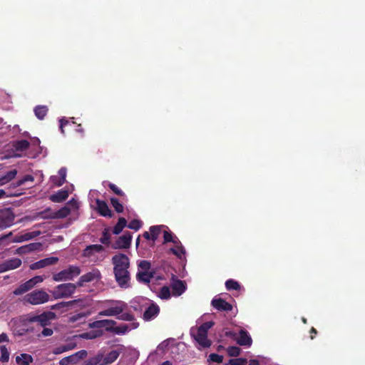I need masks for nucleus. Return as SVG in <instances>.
<instances>
[{
	"label": "nucleus",
	"mask_w": 365,
	"mask_h": 365,
	"mask_svg": "<svg viewBox=\"0 0 365 365\" xmlns=\"http://www.w3.org/2000/svg\"><path fill=\"white\" fill-rule=\"evenodd\" d=\"M118 304H120V306H116V307H110L107 309H105V310H103L101 312H99V315L100 316H106V317H111V316H119V314H120L125 307H126V304L123 302H118Z\"/></svg>",
	"instance_id": "12"
},
{
	"label": "nucleus",
	"mask_w": 365,
	"mask_h": 365,
	"mask_svg": "<svg viewBox=\"0 0 365 365\" xmlns=\"http://www.w3.org/2000/svg\"><path fill=\"white\" fill-rule=\"evenodd\" d=\"M102 334V331H100L98 334H92L91 333H85L83 334V337L88 339H93L94 338L101 336Z\"/></svg>",
	"instance_id": "59"
},
{
	"label": "nucleus",
	"mask_w": 365,
	"mask_h": 365,
	"mask_svg": "<svg viewBox=\"0 0 365 365\" xmlns=\"http://www.w3.org/2000/svg\"><path fill=\"white\" fill-rule=\"evenodd\" d=\"M142 225V221H140V220L134 219L132 220L127 226L130 230L138 231L141 228Z\"/></svg>",
	"instance_id": "38"
},
{
	"label": "nucleus",
	"mask_w": 365,
	"mask_h": 365,
	"mask_svg": "<svg viewBox=\"0 0 365 365\" xmlns=\"http://www.w3.org/2000/svg\"><path fill=\"white\" fill-rule=\"evenodd\" d=\"M0 351H1V356H0V361L2 363H6L9 360V352L4 345L0 346Z\"/></svg>",
	"instance_id": "34"
},
{
	"label": "nucleus",
	"mask_w": 365,
	"mask_h": 365,
	"mask_svg": "<svg viewBox=\"0 0 365 365\" xmlns=\"http://www.w3.org/2000/svg\"><path fill=\"white\" fill-rule=\"evenodd\" d=\"M159 297L163 299H168L170 298V290L167 286H163L159 292Z\"/></svg>",
	"instance_id": "40"
},
{
	"label": "nucleus",
	"mask_w": 365,
	"mask_h": 365,
	"mask_svg": "<svg viewBox=\"0 0 365 365\" xmlns=\"http://www.w3.org/2000/svg\"><path fill=\"white\" fill-rule=\"evenodd\" d=\"M104 250V247L101 245H91L87 246L83 251V256L91 257L96 252H101Z\"/></svg>",
	"instance_id": "19"
},
{
	"label": "nucleus",
	"mask_w": 365,
	"mask_h": 365,
	"mask_svg": "<svg viewBox=\"0 0 365 365\" xmlns=\"http://www.w3.org/2000/svg\"><path fill=\"white\" fill-rule=\"evenodd\" d=\"M58 261V257H51L41 259L36 262H34L30 265V269L32 270L38 269L43 268L48 265L56 264Z\"/></svg>",
	"instance_id": "15"
},
{
	"label": "nucleus",
	"mask_w": 365,
	"mask_h": 365,
	"mask_svg": "<svg viewBox=\"0 0 365 365\" xmlns=\"http://www.w3.org/2000/svg\"><path fill=\"white\" fill-rule=\"evenodd\" d=\"M34 180V178L31 175H26L23 178H21L17 181L16 185L21 186L26 182H28V181L33 182Z\"/></svg>",
	"instance_id": "50"
},
{
	"label": "nucleus",
	"mask_w": 365,
	"mask_h": 365,
	"mask_svg": "<svg viewBox=\"0 0 365 365\" xmlns=\"http://www.w3.org/2000/svg\"><path fill=\"white\" fill-rule=\"evenodd\" d=\"M26 246L29 252L38 250L41 246V245L40 243H31Z\"/></svg>",
	"instance_id": "57"
},
{
	"label": "nucleus",
	"mask_w": 365,
	"mask_h": 365,
	"mask_svg": "<svg viewBox=\"0 0 365 365\" xmlns=\"http://www.w3.org/2000/svg\"><path fill=\"white\" fill-rule=\"evenodd\" d=\"M118 319L123 320V321H127V322H133L135 320V317L131 313H121L119 314V316L117 317Z\"/></svg>",
	"instance_id": "44"
},
{
	"label": "nucleus",
	"mask_w": 365,
	"mask_h": 365,
	"mask_svg": "<svg viewBox=\"0 0 365 365\" xmlns=\"http://www.w3.org/2000/svg\"><path fill=\"white\" fill-rule=\"evenodd\" d=\"M59 123V128L61 130V133L64 134V127L69 123V121L66 118H63L60 119Z\"/></svg>",
	"instance_id": "58"
},
{
	"label": "nucleus",
	"mask_w": 365,
	"mask_h": 365,
	"mask_svg": "<svg viewBox=\"0 0 365 365\" xmlns=\"http://www.w3.org/2000/svg\"><path fill=\"white\" fill-rule=\"evenodd\" d=\"M53 331L51 329L46 328L45 327H43V329L41 332V335L43 336H51L53 334Z\"/></svg>",
	"instance_id": "61"
},
{
	"label": "nucleus",
	"mask_w": 365,
	"mask_h": 365,
	"mask_svg": "<svg viewBox=\"0 0 365 365\" xmlns=\"http://www.w3.org/2000/svg\"><path fill=\"white\" fill-rule=\"evenodd\" d=\"M153 272H140L137 274V279L140 282H143L144 283H149L150 282V279L153 277Z\"/></svg>",
	"instance_id": "25"
},
{
	"label": "nucleus",
	"mask_w": 365,
	"mask_h": 365,
	"mask_svg": "<svg viewBox=\"0 0 365 365\" xmlns=\"http://www.w3.org/2000/svg\"><path fill=\"white\" fill-rule=\"evenodd\" d=\"M225 287L228 291L240 290L241 286L238 282L235 281V279H230L225 282Z\"/></svg>",
	"instance_id": "30"
},
{
	"label": "nucleus",
	"mask_w": 365,
	"mask_h": 365,
	"mask_svg": "<svg viewBox=\"0 0 365 365\" xmlns=\"http://www.w3.org/2000/svg\"><path fill=\"white\" fill-rule=\"evenodd\" d=\"M126 225H127L126 220L124 217H119L118 222L113 227V233L114 235L120 234Z\"/></svg>",
	"instance_id": "26"
},
{
	"label": "nucleus",
	"mask_w": 365,
	"mask_h": 365,
	"mask_svg": "<svg viewBox=\"0 0 365 365\" xmlns=\"http://www.w3.org/2000/svg\"><path fill=\"white\" fill-rule=\"evenodd\" d=\"M29 290L28 289L26 285L25 284V283H23L14 290L13 294L14 295L18 296L21 295L27 292Z\"/></svg>",
	"instance_id": "46"
},
{
	"label": "nucleus",
	"mask_w": 365,
	"mask_h": 365,
	"mask_svg": "<svg viewBox=\"0 0 365 365\" xmlns=\"http://www.w3.org/2000/svg\"><path fill=\"white\" fill-rule=\"evenodd\" d=\"M86 317V314L84 313H77V314H75L73 315H72L71 317H70L69 318V322H76L81 319H83Z\"/></svg>",
	"instance_id": "52"
},
{
	"label": "nucleus",
	"mask_w": 365,
	"mask_h": 365,
	"mask_svg": "<svg viewBox=\"0 0 365 365\" xmlns=\"http://www.w3.org/2000/svg\"><path fill=\"white\" fill-rule=\"evenodd\" d=\"M96 210L98 214L103 217H112L113 214L110 209L108 207V204L101 200L97 199L96 200Z\"/></svg>",
	"instance_id": "17"
},
{
	"label": "nucleus",
	"mask_w": 365,
	"mask_h": 365,
	"mask_svg": "<svg viewBox=\"0 0 365 365\" xmlns=\"http://www.w3.org/2000/svg\"><path fill=\"white\" fill-rule=\"evenodd\" d=\"M115 324L116 322L113 319H101L91 323L90 327L94 329L105 328L107 331L112 332L113 326Z\"/></svg>",
	"instance_id": "11"
},
{
	"label": "nucleus",
	"mask_w": 365,
	"mask_h": 365,
	"mask_svg": "<svg viewBox=\"0 0 365 365\" xmlns=\"http://www.w3.org/2000/svg\"><path fill=\"white\" fill-rule=\"evenodd\" d=\"M76 302H77L76 300H72V301H69V302H59V303H57V304L51 306V309H53V310L60 309L61 308L71 306V305L76 304Z\"/></svg>",
	"instance_id": "37"
},
{
	"label": "nucleus",
	"mask_w": 365,
	"mask_h": 365,
	"mask_svg": "<svg viewBox=\"0 0 365 365\" xmlns=\"http://www.w3.org/2000/svg\"><path fill=\"white\" fill-rule=\"evenodd\" d=\"M227 354L230 356H238L240 354L241 349L236 346H230L227 349Z\"/></svg>",
	"instance_id": "42"
},
{
	"label": "nucleus",
	"mask_w": 365,
	"mask_h": 365,
	"mask_svg": "<svg viewBox=\"0 0 365 365\" xmlns=\"http://www.w3.org/2000/svg\"><path fill=\"white\" fill-rule=\"evenodd\" d=\"M33 361V357L29 354H21L16 356V362L18 365H29Z\"/></svg>",
	"instance_id": "23"
},
{
	"label": "nucleus",
	"mask_w": 365,
	"mask_h": 365,
	"mask_svg": "<svg viewBox=\"0 0 365 365\" xmlns=\"http://www.w3.org/2000/svg\"><path fill=\"white\" fill-rule=\"evenodd\" d=\"M163 238H164V242H163L164 244L170 242L171 241L173 240V234L168 231H164Z\"/></svg>",
	"instance_id": "55"
},
{
	"label": "nucleus",
	"mask_w": 365,
	"mask_h": 365,
	"mask_svg": "<svg viewBox=\"0 0 365 365\" xmlns=\"http://www.w3.org/2000/svg\"><path fill=\"white\" fill-rule=\"evenodd\" d=\"M68 197V191L66 190H60L55 194L50 196V200L53 202H61L66 200Z\"/></svg>",
	"instance_id": "21"
},
{
	"label": "nucleus",
	"mask_w": 365,
	"mask_h": 365,
	"mask_svg": "<svg viewBox=\"0 0 365 365\" xmlns=\"http://www.w3.org/2000/svg\"><path fill=\"white\" fill-rule=\"evenodd\" d=\"M36 236L34 232H27L24 235H22L18 237V239L15 240L14 242H23L26 240H29L32 239L34 237Z\"/></svg>",
	"instance_id": "48"
},
{
	"label": "nucleus",
	"mask_w": 365,
	"mask_h": 365,
	"mask_svg": "<svg viewBox=\"0 0 365 365\" xmlns=\"http://www.w3.org/2000/svg\"><path fill=\"white\" fill-rule=\"evenodd\" d=\"M160 313V307L158 304L152 303L144 312L143 318L145 321H150L155 319Z\"/></svg>",
	"instance_id": "16"
},
{
	"label": "nucleus",
	"mask_w": 365,
	"mask_h": 365,
	"mask_svg": "<svg viewBox=\"0 0 365 365\" xmlns=\"http://www.w3.org/2000/svg\"><path fill=\"white\" fill-rule=\"evenodd\" d=\"M132 240V235L129 232H125L123 235L120 236L115 242L111 245L113 249H128L130 247Z\"/></svg>",
	"instance_id": "9"
},
{
	"label": "nucleus",
	"mask_w": 365,
	"mask_h": 365,
	"mask_svg": "<svg viewBox=\"0 0 365 365\" xmlns=\"http://www.w3.org/2000/svg\"><path fill=\"white\" fill-rule=\"evenodd\" d=\"M209 359L212 362L222 363L223 360V356L222 355L212 353L210 354Z\"/></svg>",
	"instance_id": "51"
},
{
	"label": "nucleus",
	"mask_w": 365,
	"mask_h": 365,
	"mask_svg": "<svg viewBox=\"0 0 365 365\" xmlns=\"http://www.w3.org/2000/svg\"><path fill=\"white\" fill-rule=\"evenodd\" d=\"M237 343L240 346L250 347L252 344V339L247 331L240 329L239 336L236 339Z\"/></svg>",
	"instance_id": "18"
},
{
	"label": "nucleus",
	"mask_w": 365,
	"mask_h": 365,
	"mask_svg": "<svg viewBox=\"0 0 365 365\" xmlns=\"http://www.w3.org/2000/svg\"><path fill=\"white\" fill-rule=\"evenodd\" d=\"M211 305L217 311L230 312L233 309L232 305L220 297H215L211 301Z\"/></svg>",
	"instance_id": "10"
},
{
	"label": "nucleus",
	"mask_w": 365,
	"mask_h": 365,
	"mask_svg": "<svg viewBox=\"0 0 365 365\" xmlns=\"http://www.w3.org/2000/svg\"><path fill=\"white\" fill-rule=\"evenodd\" d=\"M9 339L6 333H1L0 334V343L9 342Z\"/></svg>",
	"instance_id": "64"
},
{
	"label": "nucleus",
	"mask_w": 365,
	"mask_h": 365,
	"mask_svg": "<svg viewBox=\"0 0 365 365\" xmlns=\"http://www.w3.org/2000/svg\"><path fill=\"white\" fill-rule=\"evenodd\" d=\"M130 327L127 324H123L118 327H114L113 329V333L116 334H125L128 330H130Z\"/></svg>",
	"instance_id": "39"
},
{
	"label": "nucleus",
	"mask_w": 365,
	"mask_h": 365,
	"mask_svg": "<svg viewBox=\"0 0 365 365\" xmlns=\"http://www.w3.org/2000/svg\"><path fill=\"white\" fill-rule=\"evenodd\" d=\"M33 329L27 328L24 325L15 324L13 327V334L15 336H22L29 332H32Z\"/></svg>",
	"instance_id": "24"
},
{
	"label": "nucleus",
	"mask_w": 365,
	"mask_h": 365,
	"mask_svg": "<svg viewBox=\"0 0 365 365\" xmlns=\"http://www.w3.org/2000/svg\"><path fill=\"white\" fill-rule=\"evenodd\" d=\"M21 260L19 258H12L5 260L0 264V273L16 269L21 265Z\"/></svg>",
	"instance_id": "14"
},
{
	"label": "nucleus",
	"mask_w": 365,
	"mask_h": 365,
	"mask_svg": "<svg viewBox=\"0 0 365 365\" xmlns=\"http://www.w3.org/2000/svg\"><path fill=\"white\" fill-rule=\"evenodd\" d=\"M170 287L174 296H180L186 289V284L184 281L175 278V275L172 277V282Z\"/></svg>",
	"instance_id": "13"
},
{
	"label": "nucleus",
	"mask_w": 365,
	"mask_h": 365,
	"mask_svg": "<svg viewBox=\"0 0 365 365\" xmlns=\"http://www.w3.org/2000/svg\"><path fill=\"white\" fill-rule=\"evenodd\" d=\"M15 215L11 208H4L0 210V230L11 227L14 222Z\"/></svg>",
	"instance_id": "7"
},
{
	"label": "nucleus",
	"mask_w": 365,
	"mask_h": 365,
	"mask_svg": "<svg viewBox=\"0 0 365 365\" xmlns=\"http://www.w3.org/2000/svg\"><path fill=\"white\" fill-rule=\"evenodd\" d=\"M55 314L53 312H43L42 314L37 315V322L42 327L50 324V320L54 317Z\"/></svg>",
	"instance_id": "20"
},
{
	"label": "nucleus",
	"mask_w": 365,
	"mask_h": 365,
	"mask_svg": "<svg viewBox=\"0 0 365 365\" xmlns=\"http://www.w3.org/2000/svg\"><path fill=\"white\" fill-rule=\"evenodd\" d=\"M53 216V212L51 208H46L44 210L39 212L38 213V217H39L41 219H54Z\"/></svg>",
	"instance_id": "36"
},
{
	"label": "nucleus",
	"mask_w": 365,
	"mask_h": 365,
	"mask_svg": "<svg viewBox=\"0 0 365 365\" xmlns=\"http://www.w3.org/2000/svg\"><path fill=\"white\" fill-rule=\"evenodd\" d=\"M108 187L118 196L125 197V195L123 190L118 187L115 184L109 182L108 185Z\"/></svg>",
	"instance_id": "45"
},
{
	"label": "nucleus",
	"mask_w": 365,
	"mask_h": 365,
	"mask_svg": "<svg viewBox=\"0 0 365 365\" xmlns=\"http://www.w3.org/2000/svg\"><path fill=\"white\" fill-rule=\"evenodd\" d=\"M100 242L106 245H109L110 244V235L107 229L103 230Z\"/></svg>",
	"instance_id": "41"
},
{
	"label": "nucleus",
	"mask_w": 365,
	"mask_h": 365,
	"mask_svg": "<svg viewBox=\"0 0 365 365\" xmlns=\"http://www.w3.org/2000/svg\"><path fill=\"white\" fill-rule=\"evenodd\" d=\"M24 283L26 285L29 290H31L32 288L34 287L35 285H36L35 284V282H34V280L32 279H29L28 281H26Z\"/></svg>",
	"instance_id": "63"
},
{
	"label": "nucleus",
	"mask_w": 365,
	"mask_h": 365,
	"mask_svg": "<svg viewBox=\"0 0 365 365\" xmlns=\"http://www.w3.org/2000/svg\"><path fill=\"white\" fill-rule=\"evenodd\" d=\"M76 347V342H69V343H67L66 344H63V345L55 347L53 349L52 352H53V354L57 355V354H62L63 352H66V351H70V350H73Z\"/></svg>",
	"instance_id": "22"
},
{
	"label": "nucleus",
	"mask_w": 365,
	"mask_h": 365,
	"mask_svg": "<svg viewBox=\"0 0 365 365\" xmlns=\"http://www.w3.org/2000/svg\"><path fill=\"white\" fill-rule=\"evenodd\" d=\"M48 110V109L46 106H37L34 108V113L38 119L43 120L47 115Z\"/></svg>",
	"instance_id": "27"
},
{
	"label": "nucleus",
	"mask_w": 365,
	"mask_h": 365,
	"mask_svg": "<svg viewBox=\"0 0 365 365\" xmlns=\"http://www.w3.org/2000/svg\"><path fill=\"white\" fill-rule=\"evenodd\" d=\"M247 359L244 358H237L230 359L228 361L229 365H246Z\"/></svg>",
	"instance_id": "47"
},
{
	"label": "nucleus",
	"mask_w": 365,
	"mask_h": 365,
	"mask_svg": "<svg viewBox=\"0 0 365 365\" xmlns=\"http://www.w3.org/2000/svg\"><path fill=\"white\" fill-rule=\"evenodd\" d=\"M123 346L121 345L120 350H112L106 354L104 349H101L93 356L85 360L81 365H110L119 357Z\"/></svg>",
	"instance_id": "2"
},
{
	"label": "nucleus",
	"mask_w": 365,
	"mask_h": 365,
	"mask_svg": "<svg viewBox=\"0 0 365 365\" xmlns=\"http://www.w3.org/2000/svg\"><path fill=\"white\" fill-rule=\"evenodd\" d=\"M37 322V315L29 314L26 316V319H24V324L26 323H33Z\"/></svg>",
	"instance_id": "56"
},
{
	"label": "nucleus",
	"mask_w": 365,
	"mask_h": 365,
	"mask_svg": "<svg viewBox=\"0 0 365 365\" xmlns=\"http://www.w3.org/2000/svg\"><path fill=\"white\" fill-rule=\"evenodd\" d=\"M70 364H76L72 355L64 357L59 361L60 365H68Z\"/></svg>",
	"instance_id": "49"
},
{
	"label": "nucleus",
	"mask_w": 365,
	"mask_h": 365,
	"mask_svg": "<svg viewBox=\"0 0 365 365\" xmlns=\"http://www.w3.org/2000/svg\"><path fill=\"white\" fill-rule=\"evenodd\" d=\"M17 175V170L14 169L8 171L5 175L1 176L2 180L4 181V184H6L11 181L13 179L16 178Z\"/></svg>",
	"instance_id": "32"
},
{
	"label": "nucleus",
	"mask_w": 365,
	"mask_h": 365,
	"mask_svg": "<svg viewBox=\"0 0 365 365\" xmlns=\"http://www.w3.org/2000/svg\"><path fill=\"white\" fill-rule=\"evenodd\" d=\"M110 200L111 205L117 213H122L123 212V205L120 202L118 199L115 197H110Z\"/></svg>",
	"instance_id": "31"
},
{
	"label": "nucleus",
	"mask_w": 365,
	"mask_h": 365,
	"mask_svg": "<svg viewBox=\"0 0 365 365\" xmlns=\"http://www.w3.org/2000/svg\"><path fill=\"white\" fill-rule=\"evenodd\" d=\"M30 143L26 140H21L15 142L14 147L16 151H24L29 148Z\"/></svg>",
	"instance_id": "29"
},
{
	"label": "nucleus",
	"mask_w": 365,
	"mask_h": 365,
	"mask_svg": "<svg viewBox=\"0 0 365 365\" xmlns=\"http://www.w3.org/2000/svg\"><path fill=\"white\" fill-rule=\"evenodd\" d=\"M61 180L59 182V184H63L66 181V169L65 168H61L58 170V175Z\"/></svg>",
	"instance_id": "54"
},
{
	"label": "nucleus",
	"mask_w": 365,
	"mask_h": 365,
	"mask_svg": "<svg viewBox=\"0 0 365 365\" xmlns=\"http://www.w3.org/2000/svg\"><path fill=\"white\" fill-rule=\"evenodd\" d=\"M214 325L212 322H207L202 324L197 329L196 333L191 330V335L198 344L202 348H208L211 346V341L207 339L208 330Z\"/></svg>",
	"instance_id": "3"
},
{
	"label": "nucleus",
	"mask_w": 365,
	"mask_h": 365,
	"mask_svg": "<svg viewBox=\"0 0 365 365\" xmlns=\"http://www.w3.org/2000/svg\"><path fill=\"white\" fill-rule=\"evenodd\" d=\"M138 267L143 270H144V272H147L148 269H150L151 264L150 262L147 260H142L138 264Z\"/></svg>",
	"instance_id": "53"
},
{
	"label": "nucleus",
	"mask_w": 365,
	"mask_h": 365,
	"mask_svg": "<svg viewBox=\"0 0 365 365\" xmlns=\"http://www.w3.org/2000/svg\"><path fill=\"white\" fill-rule=\"evenodd\" d=\"M71 213V210L68 207H63L56 212H53L54 219H62L68 216Z\"/></svg>",
	"instance_id": "28"
},
{
	"label": "nucleus",
	"mask_w": 365,
	"mask_h": 365,
	"mask_svg": "<svg viewBox=\"0 0 365 365\" xmlns=\"http://www.w3.org/2000/svg\"><path fill=\"white\" fill-rule=\"evenodd\" d=\"M61 179L58 175H53L51 177V182L58 187L61 186L63 184H59Z\"/></svg>",
	"instance_id": "60"
},
{
	"label": "nucleus",
	"mask_w": 365,
	"mask_h": 365,
	"mask_svg": "<svg viewBox=\"0 0 365 365\" xmlns=\"http://www.w3.org/2000/svg\"><path fill=\"white\" fill-rule=\"evenodd\" d=\"M24 283L26 285L29 290H31L32 288L34 287L35 285H36L35 284V282H34V280L32 279H29L28 281H26Z\"/></svg>",
	"instance_id": "62"
},
{
	"label": "nucleus",
	"mask_w": 365,
	"mask_h": 365,
	"mask_svg": "<svg viewBox=\"0 0 365 365\" xmlns=\"http://www.w3.org/2000/svg\"><path fill=\"white\" fill-rule=\"evenodd\" d=\"M113 274L118 285L123 289L130 287V274L128 271L130 259L123 253H118L112 257Z\"/></svg>",
	"instance_id": "1"
},
{
	"label": "nucleus",
	"mask_w": 365,
	"mask_h": 365,
	"mask_svg": "<svg viewBox=\"0 0 365 365\" xmlns=\"http://www.w3.org/2000/svg\"><path fill=\"white\" fill-rule=\"evenodd\" d=\"M88 352L86 350H81L75 354H72L76 363H78L81 359H83L87 356Z\"/></svg>",
	"instance_id": "43"
},
{
	"label": "nucleus",
	"mask_w": 365,
	"mask_h": 365,
	"mask_svg": "<svg viewBox=\"0 0 365 365\" xmlns=\"http://www.w3.org/2000/svg\"><path fill=\"white\" fill-rule=\"evenodd\" d=\"M170 252L175 255L179 259H181L185 253V250L182 245H178L176 246V247L170 248Z\"/></svg>",
	"instance_id": "33"
},
{
	"label": "nucleus",
	"mask_w": 365,
	"mask_h": 365,
	"mask_svg": "<svg viewBox=\"0 0 365 365\" xmlns=\"http://www.w3.org/2000/svg\"><path fill=\"white\" fill-rule=\"evenodd\" d=\"M81 269L78 266L69 265L66 269L53 274V279L55 282L71 281L80 275Z\"/></svg>",
	"instance_id": "5"
},
{
	"label": "nucleus",
	"mask_w": 365,
	"mask_h": 365,
	"mask_svg": "<svg viewBox=\"0 0 365 365\" xmlns=\"http://www.w3.org/2000/svg\"><path fill=\"white\" fill-rule=\"evenodd\" d=\"M101 279V274L99 269L94 268L91 272H88L81 275L76 282L78 287H81L86 283L91 282L93 281H99Z\"/></svg>",
	"instance_id": "8"
},
{
	"label": "nucleus",
	"mask_w": 365,
	"mask_h": 365,
	"mask_svg": "<svg viewBox=\"0 0 365 365\" xmlns=\"http://www.w3.org/2000/svg\"><path fill=\"white\" fill-rule=\"evenodd\" d=\"M50 299L49 294L43 289H36L27 294L24 300L33 305L44 304Z\"/></svg>",
	"instance_id": "6"
},
{
	"label": "nucleus",
	"mask_w": 365,
	"mask_h": 365,
	"mask_svg": "<svg viewBox=\"0 0 365 365\" xmlns=\"http://www.w3.org/2000/svg\"><path fill=\"white\" fill-rule=\"evenodd\" d=\"M77 287L76 283L68 282L60 284L56 286L53 290L51 291V293L55 299H68L73 296Z\"/></svg>",
	"instance_id": "4"
},
{
	"label": "nucleus",
	"mask_w": 365,
	"mask_h": 365,
	"mask_svg": "<svg viewBox=\"0 0 365 365\" xmlns=\"http://www.w3.org/2000/svg\"><path fill=\"white\" fill-rule=\"evenodd\" d=\"M150 235H151V240L153 242H155L158 239L159 235L161 232V226H159V225L151 226L150 227Z\"/></svg>",
	"instance_id": "35"
}]
</instances>
